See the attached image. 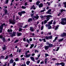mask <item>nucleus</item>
<instances>
[{"instance_id":"6e6d98bb","label":"nucleus","mask_w":66,"mask_h":66,"mask_svg":"<svg viewBox=\"0 0 66 66\" xmlns=\"http://www.w3.org/2000/svg\"><path fill=\"white\" fill-rule=\"evenodd\" d=\"M43 28H44V26H42L41 29V30H43Z\"/></svg>"},{"instance_id":"338daca9","label":"nucleus","mask_w":66,"mask_h":66,"mask_svg":"<svg viewBox=\"0 0 66 66\" xmlns=\"http://www.w3.org/2000/svg\"><path fill=\"white\" fill-rule=\"evenodd\" d=\"M52 28L55 29V25H53Z\"/></svg>"},{"instance_id":"4468645a","label":"nucleus","mask_w":66,"mask_h":66,"mask_svg":"<svg viewBox=\"0 0 66 66\" xmlns=\"http://www.w3.org/2000/svg\"><path fill=\"white\" fill-rule=\"evenodd\" d=\"M51 11V9H50L47 12V14H51V13H50V12Z\"/></svg>"},{"instance_id":"a878e982","label":"nucleus","mask_w":66,"mask_h":66,"mask_svg":"<svg viewBox=\"0 0 66 66\" xmlns=\"http://www.w3.org/2000/svg\"><path fill=\"white\" fill-rule=\"evenodd\" d=\"M30 63V61H28L26 62V64L27 65H29Z\"/></svg>"},{"instance_id":"dca6fc26","label":"nucleus","mask_w":66,"mask_h":66,"mask_svg":"<svg viewBox=\"0 0 66 66\" xmlns=\"http://www.w3.org/2000/svg\"><path fill=\"white\" fill-rule=\"evenodd\" d=\"M46 16H43L42 15L40 16L41 18H42L43 19H44L45 18V17H46Z\"/></svg>"},{"instance_id":"c756f323","label":"nucleus","mask_w":66,"mask_h":66,"mask_svg":"<svg viewBox=\"0 0 66 66\" xmlns=\"http://www.w3.org/2000/svg\"><path fill=\"white\" fill-rule=\"evenodd\" d=\"M7 32H12V29H10H10H8V30L7 31Z\"/></svg>"},{"instance_id":"69168bd1","label":"nucleus","mask_w":66,"mask_h":66,"mask_svg":"<svg viewBox=\"0 0 66 66\" xmlns=\"http://www.w3.org/2000/svg\"><path fill=\"white\" fill-rule=\"evenodd\" d=\"M31 55L32 56H34V55H35V53H33L31 54Z\"/></svg>"},{"instance_id":"79ce46f5","label":"nucleus","mask_w":66,"mask_h":66,"mask_svg":"<svg viewBox=\"0 0 66 66\" xmlns=\"http://www.w3.org/2000/svg\"><path fill=\"white\" fill-rule=\"evenodd\" d=\"M32 8L34 10H35V9H36L35 7V6H34V5H33V6H32Z\"/></svg>"},{"instance_id":"09e8293b","label":"nucleus","mask_w":66,"mask_h":66,"mask_svg":"<svg viewBox=\"0 0 66 66\" xmlns=\"http://www.w3.org/2000/svg\"><path fill=\"white\" fill-rule=\"evenodd\" d=\"M10 57H13V55L12 54H11L10 55H9Z\"/></svg>"},{"instance_id":"5fc2aeb1","label":"nucleus","mask_w":66,"mask_h":66,"mask_svg":"<svg viewBox=\"0 0 66 66\" xmlns=\"http://www.w3.org/2000/svg\"><path fill=\"white\" fill-rule=\"evenodd\" d=\"M30 15L31 17H34V16L33 15H34V14H31Z\"/></svg>"},{"instance_id":"5701e85b","label":"nucleus","mask_w":66,"mask_h":66,"mask_svg":"<svg viewBox=\"0 0 66 66\" xmlns=\"http://www.w3.org/2000/svg\"><path fill=\"white\" fill-rule=\"evenodd\" d=\"M9 3V0H6L5 1V3L7 4Z\"/></svg>"},{"instance_id":"c03bdc74","label":"nucleus","mask_w":66,"mask_h":66,"mask_svg":"<svg viewBox=\"0 0 66 66\" xmlns=\"http://www.w3.org/2000/svg\"><path fill=\"white\" fill-rule=\"evenodd\" d=\"M21 13H22V14H25L26 13V12L24 11H21Z\"/></svg>"},{"instance_id":"7c9ffc66","label":"nucleus","mask_w":66,"mask_h":66,"mask_svg":"<svg viewBox=\"0 0 66 66\" xmlns=\"http://www.w3.org/2000/svg\"><path fill=\"white\" fill-rule=\"evenodd\" d=\"M45 11H46V10L45 9H44L43 10H40V13H42L43 12H44Z\"/></svg>"},{"instance_id":"412c9836","label":"nucleus","mask_w":66,"mask_h":66,"mask_svg":"<svg viewBox=\"0 0 66 66\" xmlns=\"http://www.w3.org/2000/svg\"><path fill=\"white\" fill-rule=\"evenodd\" d=\"M52 22H53V20H52L50 22H48V23L49 24H52Z\"/></svg>"},{"instance_id":"7ed1b4c3","label":"nucleus","mask_w":66,"mask_h":66,"mask_svg":"<svg viewBox=\"0 0 66 66\" xmlns=\"http://www.w3.org/2000/svg\"><path fill=\"white\" fill-rule=\"evenodd\" d=\"M31 54H27V53L25 54V56L26 57V58H28L29 57H30V56H31Z\"/></svg>"},{"instance_id":"37998d69","label":"nucleus","mask_w":66,"mask_h":66,"mask_svg":"<svg viewBox=\"0 0 66 66\" xmlns=\"http://www.w3.org/2000/svg\"><path fill=\"white\" fill-rule=\"evenodd\" d=\"M22 30V29H21V28H19V32H20V31H21Z\"/></svg>"},{"instance_id":"f704fd0d","label":"nucleus","mask_w":66,"mask_h":66,"mask_svg":"<svg viewBox=\"0 0 66 66\" xmlns=\"http://www.w3.org/2000/svg\"><path fill=\"white\" fill-rule=\"evenodd\" d=\"M39 52L38 50H35V53H38Z\"/></svg>"},{"instance_id":"774afa93","label":"nucleus","mask_w":66,"mask_h":66,"mask_svg":"<svg viewBox=\"0 0 66 66\" xmlns=\"http://www.w3.org/2000/svg\"><path fill=\"white\" fill-rule=\"evenodd\" d=\"M21 66H26V65L25 64H22Z\"/></svg>"},{"instance_id":"2f4dec72","label":"nucleus","mask_w":66,"mask_h":66,"mask_svg":"<svg viewBox=\"0 0 66 66\" xmlns=\"http://www.w3.org/2000/svg\"><path fill=\"white\" fill-rule=\"evenodd\" d=\"M64 39V38H62V39H61L59 40V42H62Z\"/></svg>"},{"instance_id":"4be33fe9","label":"nucleus","mask_w":66,"mask_h":66,"mask_svg":"<svg viewBox=\"0 0 66 66\" xmlns=\"http://www.w3.org/2000/svg\"><path fill=\"white\" fill-rule=\"evenodd\" d=\"M53 45L52 44H50L48 46L49 47H53Z\"/></svg>"},{"instance_id":"4d7b16f0","label":"nucleus","mask_w":66,"mask_h":66,"mask_svg":"<svg viewBox=\"0 0 66 66\" xmlns=\"http://www.w3.org/2000/svg\"><path fill=\"white\" fill-rule=\"evenodd\" d=\"M45 38L46 39H49V37L46 36L45 37Z\"/></svg>"},{"instance_id":"473e14b6","label":"nucleus","mask_w":66,"mask_h":66,"mask_svg":"<svg viewBox=\"0 0 66 66\" xmlns=\"http://www.w3.org/2000/svg\"><path fill=\"white\" fill-rule=\"evenodd\" d=\"M3 28H1V27H0V33H2V31Z\"/></svg>"},{"instance_id":"6e6552de","label":"nucleus","mask_w":66,"mask_h":66,"mask_svg":"<svg viewBox=\"0 0 66 66\" xmlns=\"http://www.w3.org/2000/svg\"><path fill=\"white\" fill-rule=\"evenodd\" d=\"M66 36V33H63V34L61 35L60 36L61 37H63L64 36Z\"/></svg>"},{"instance_id":"a211bd4d","label":"nucleus","mask_w":66,"mask_h":66,"mask_svg":"<svg viewBox=\"0 0 66 66\" xmlns=\"http://www.w3.org/2000/svg\"><path fill=\"white\" fill-rule=\"evenodd\" d=\"M17 35L18 36H21L22 35V34L20 32L18 33Z\"/></svg>"},{"instance_id":"49530a36","label":"nucleus","mask_w":66,"mask_h":66,"mask_svg":"<svg viewBox=\"0 0 66 66\" xmlns=\"http://www.w3.org/2000/svg\"><path fill=\"white\" fill-rule=\"evenodd\" d=\"M9 58V56H6V57H5V60H6L7 59V58Z\"/></svg>"},{"instance_id":"052dcab7","label":"nucleus","mask_w":66,"mask_h":66,"mask_svg":"<svg viewBox=\"0 0 66 66\" xmlns=\"http://www.w3.org/2000/svg\"><path fill=\"white\" fill-rule=\"evenodd\" d=\"M46 45H50V44L48 42H47L46 43Z\"/></svg>"},{"instance_id":"1a4fd4ad","label":"nucleus","mask_w":66,"mask_h":66,"mask_svg":"<svg viewBox=\"0 0 66 66\" xmlns=\"http://www.w3.org/2000/svg\"><path fill=\"white\" fill-rule=\"evenodd\" d=\"M44 47L45 48V50H47L49 49V47L48 46H45Z\"/></svg>"},{"instance_id":"72a5a7b5","label":"nucleus","mask_w":66,"mask_h":66,"mask_svg":"<svg viewBox=\"0 0 66 66\" xmlns=\"http://www.w3.org/2000/svg\"><path fill=\"white\" fill-rule=\"evenodd\" d=\"M5 14L6 15V14H7V11L6 10H5Z\"/></svg>"},{"instance_id":"f8f14e48","label":"nucleus","mask_w":66,"mask_h":66,"mask_svg":"<svg viewBox=\"0 0 66 66\" xmlns=\"http://www.w3.org/2000/svg\"><path fill=\"white\" fill-rule=\"evenodd\" d=\"M3 46L4 47H3V50H6V46H5V45H4Z\"/></svg>"},{"instance_id":"c85d7f7f","label":"nucleus","mask_w":66,"mask_h":66,"mask_svg":"<svg viewBox=\"0 0 66 66\" xmlns=\"http://www.w3.org/2000/svg\"><path fill=\"white\" fill-rule=\"evenodd\" d=\"M48 29H52L51 26L50 25H49L48 27Z\"/></svg>"},{"instance_id":"20e7f679","label":"nucleus","mask_w":66,"mask_h":66,"mask_svg":"<svg viewBox=\"0 0 66 66\" xmlns=\"http://www.w3.org/2000/svg\"><path fill=\"white\" fill-rule=\"evenodd\" d=\"M16 32H13V34L10 35V36L12 37L13 36H15L16 35Z\"/></svg>"},{"instance_id":"e2e57ef3","label":"nucleus","mask_w":66,"mask_h":66,"mask_svg":"<svg viewBox=\"0 0 66 66\" xmlns=\"http://www.w3.org/2000/svg\"><path fill=\"white\" fill-rule=\"evenodd\" d=\"M19 60V59H18V58H16L15 60V61H18Z\"/></svg>"},{"instance_id":"cd10ccee","label":"nucleus","mask_w":66,"mask_h":66,"mask_svg":"<svg viewBox=\"0 0 66 66\" xmlns=\"http://www.w3.org/2000/svg\"><path fill=\"white\" fill-rule=\"evenodd\" d=\"M30 31H32V32L34 31V30L33 29V27H31L30 28Z\"/></svg>"},{"instance_id":"4c0bfd02","label":"nucleus","mask_w":66,"mask_h":66,"mask_svg":"<svg viewBox=\"0 0 66 66\" xmlns=\"http://www.w3.org/2000/svg\"><path fill=\"white\" fill-rule=\"evenodd\" d=\"M57 37H56L54 40H53V42H55V41H56V40L57 39Z\"/></svg>"},{"instance_id":"423d86ee","label":"nucleus","mask_w":66,"mask_h":66,"mask_svg":"<svg viewBox=\"0 0 66 66\" xmlns=\"http://www.w3.org/2000/svg\"><path fill=\"white\" fill-rule=\"evenodd\" d=\"M59 50V47H57L56 48H55V49H53V51H58Z\"/></svg>"},{"instance_id":"603ef678","label":"nucleus","mask_w":66,"mask_h":66,"mask_svg":"<svg viewBox=\"0 0 66 66\" xmlns=\"http://www.w3.org/2000/svg\"><path fill=\"white\" fill-rule=\"evenodd\" d=\"M49 39H51L52 38V36H49Z\"/></svg>"},{"instance_id":"864d4df0","label":"nucleus","mask_w":66,"mask_h":66,"mask_svg":"<svg viewBox=\"0 0 66 66\" xmlns=\"http://www.w3.org/2000/svg\"><path fill=\"white\" fill-rule=\"evenodd\" d=\"M55 65H60V63H55Z\"/></svg>"},{"instance_id":"393cba45","label":"nucleus","mask_w":66,"mask_h":66,"mask_svg":"<svg viewBox=\"0 0 66 66\" xmlns=\"http://www.w3.org/2000/svg\"><path fill=\"white\" fill-rule=\"evenodd\" d=\"M40 3V2L39 1H37L36 3V4L37 5H39V3Z\"/></svg>"},{"instance_id":"bf43d9fd","label":"nucleus","mask_w":66,"mask_h":66,"mask_svg":"<svg viewBox=\"0 0 66 66\" xmlns=\"http://www.w3.org/2000/svg\"><path fill=\"white\" fill-rule=\"evenodd\" d=\"M26 53H25V54H26V53H27V54H28V53H29L30 52V51H29V50H28V51H26Z\"/></svg>"},{"instance_id":"58836bf2","label":"nucleus","mask_w":66,"mask_h":66,"mask_svg":"<svg viewBox=\"0 0 66 66\" xmlns=\"http://www.w3.org/2000/svg\"><path fill=\"white\" fill-rule=\"evenodd\" d=\"M48 59H46L45 60V63L47 64V60Z\"/></svg>"},{"instance_id":"f3484780","label":"nucleus","mask_w":66,"mask_h":66,"mask_svg":"<svg viewBox=\"0 0 66 66\" xmlns=\"http://www.w3.org/2000/svg\"><path fill=\"white\" fill-rule=\"evenodd\" d=\"M43 4L42 3H41L39 5V7L40 8V7H43Z\"/></svg>"},{"instance_id":"680f3d73","label":"nucleus","mask_w":66,"mask_h":66,"mask_svg":"<svg viewBox=\"0 0 66 66\" xmlns=\"http://www.w3.org/2000/svg\"><path fill=\"white\" fill-rule=\"evenodd\" d=\"M39 62H40V60H38L37 61V63L38 64L39 63Z\"/></svg>"},{"instance_id":"f257e3e1","label":"nucleus","mask_w":66,"mask_h":66,"mask_svg":"<svg viewBox=\"0 0 66 66\" xmlns=\"http://www.w3.org/2000/svg\"><path fill=\"white\" fill-rule=\"evenodd\" d=\"M62 21L61 22V24L62 25H65L66 24V18H62L61 19Z\"/></svg>"},{"instance_id":"39448f33","label":"nucleus","mask_w":66,"mask_h":66,"mask_svg":"<svg viewBox=\"0 0 66 66\" xmlns=\"http://www.w3.org/2000/svg\"><path fill=\"white\" fill-rule=\"evenodd\" d=\"M9 22H10V23H12V24H15V21H9Z\"/></svg>"},{"instance_id":"a19ab883","label":"nucleus","mask_w":66,"mask_h":66,"mask_svg":"<svg viewBox=\"0 0 66 66\" xmlns=\"http://www.w3.org/2000/svg\"><path fill=\"white\" fill-rule=\"evenodd\" d=\"M47 21H47V20H45L44 21V24H45L47 22Z\"/></svg>"},{"instance_id":"ea45409f","label":"nucleus","mask_w":66,"mask_h":66,"mask_svg":"<svg viewBox=\"0 0 66 66\" xmlns=\"http://www.w3.org/2000/svg\"><path fill=\"white\" fill-rule=\"evenodd\" d=\"M22 9H26V7L25 6H22Z\"/></svg>"},{"instance_id":"bb28decb","label":"nucleus","mask_w":66,"mask_h":66,"mask_svg":"<svg viewBox=\"0 0 66 66\" xmlns=\"http://www.w3.org/2000/svg\"><path fill=\"white\" fill-rule=\"evenodd\" d=\"M31 45V46L30 47V49H31V48H32L34 46V44H32L30 45Z\"/></svg>"},{"instance_id":"8fccbe9b","label":"nucleus","mask_w":66,"mask_h":66,"mask_svg":"<svg viewBox=\"0 0 66 66\" xmlns=\"http://www.w3.org/2000/svg\"><path fill=\"white\" fill-rule=\"evenodd\" d=\"M46 4H48V5L49 6L50 4V3L48 2H47Z\"/></svg>"},{"instance_id":"f03ea898","label":"nucleus","mask_w":66,"mask_h":66,"mask_svg":"<svg viewBox=\"0 0 66 66\" xmlns=\"http://www.w3.org/2000/svg\"><path fill=\"white\" fill-rule=\"evenodd\" d=\"M47 18H46V19H47V21H48L49 19H50V18H52V16L50 15H48L47 16Z\"/></svg>"},{"instance_id":"e433bc0d","label":"nucleus","mask_w":66,"mask_h":66,"mask_svg":"<svg viewBox=\"0 0 66 66\" xmlns=\"http://www.w3.org/2000/svg\"><path fill=\"white\" fill-rule=\"evenodd\" d=\"M63 4L64 5L65 7H66V2H63Z\"/></svg>"},{"instance_id":"a18cd8bd","label":"nucleus","mask_w":66,"mask_h":66,"mask_svg":"<svg viewBox=\"0 0 66 66\" xmlns=\"http://www.w3.org/2000/svg\"><path fill=\"white\" fill-rule=\"evenodd\" d=\"M40 54H38L37 55L38 57L39 58V57H40Z\"/></svg>"},{"instance_id":"0eeeda50","label":"nucleus","mask_w":66,"mask_h":66,"mask_svg":"<svg viewBox=\"0 0 66 66\" xmlns=\"http://www.w3.org/2000/svg\"><path fill=\"white\" fill-rule=\"evenodd\" d=\"M10 64H12L14 63V60L13 59L10 60Z\"/></svg>"},{"instance_id":"9b49d317","label":"nucleus","mask_w":66,"mask_h":66,"mask_svg":"<svg viewBox=\"0 0 66 66\" xmlns=\"http://www.w3.org/2000/svg\"><path fill=\"white\" fill-rule=\"evenodd\" d=\"M34 18L37 19H38L39 18V16H38V15L37 14L36 15L34 16Z\"/></svg>"},{"instance_id":"9d476101","label":"nucleus","mask_w":66,"mask_h":66,"mask_svg":"<svg viewBox=\"0 0 66 66\" xmlns=\"http://www.w3.org/2000/svg\"><path fill=\"white\" fill-rule=\"evenodd\" d=\"M39 23V21H38L36 22L35 23V27H37V25Z\"/></svg>"},{"instance_id":"aec40b11","label":"nucleus","mask_w":66,"mask_h":66,"mask_svg":"<svg viewBox=\"0 0 66 66\" xmlns=\"http://www.w3.org/2000/svg\"><path fill=\"white\" fill-rule=\"evenodd\" d=\"M59 25H57V26H56V27H55V30H57V29H58L59 27Z\"/></svg>"},{"instance_id":"0e129e2a","label":"nucleus","mask_w":66,"mask_h":66,"mask_svg":"<svg viewBox=\"0 0 66 66\" xmlns=\"http://www.w3.org/2000/svg\"><path fill=\"white\" fill-rule=\"evenodd\" d=\"M61 12H63V11H64V12H65V10H64L63 9H62L61 10Z\"/></svg>"},{"instance_id":"6ab92c4d","label":"nucleus","mask_w":66,"mask_h":66,"mask_svg":"<svg viewBox=\"0 0 66 66\" xmlns=\"http://www.w3.org/2000/svg\"><path fill=\"white\" fill-rule=\"evenodd\" d=\"M60 65H61L62 66H65V63L63 62H61L60 63Z\"/></svg>"},{"instance_id":"ddd939ff","label":"nucleus","mask_w":66,"mask_h":66,"mask_svg":"<svg viewBox=\"0 0 66 66\" xmlns=\"http://www.w3.org/2000/svg\"><path fill=\"white\" fill-rule=\"evenodd\" d=\"M30 59L31 60L34 62H35V60H34V58L33 57H30Z\"/></svg>"},{"instance_id":"13d9d810","label":"nucleus","mask_w":66,"mask_h":66,"mask_svg":"<svg viewBox=\"0 0 66 66\" xmlns=\"http://www.w3.org/2000/svg\"><path fill=\"white\" fill-rule=\"evenodd\" d=\"M19 40H16L14 42V43H18V42Z\"/></svg>"},{"instance_id":"c9c22d12","label":"nucleus","mask_w":66,"mask_h":66,"mask_svg":"<svg viewBox=\"0 0 66 66\" xmlns=\"http://www.w3.org/2000/svg\"><path fill=\"white\" fill-rule=\"evenodd\" d=\"M32 21V19L31 18H30L28 20V22H30V21Z\"/></svg>"},{"instance_id":"b1692460","label":"nucleus","mask_w":66,"mask_h":66,"mask_svg":"<svg viewBox=\"0 0 66 66\" xmlns=\"http://www.w3.org/2000/svg\"><path fill=\"white\" fill-rule=\"evenodd\" d=\"M18 15H20L21 16H22V13H21V12H18Z\"/></svg>"},{"instance_id":"de8ad7c7","label":"nucleus","mask_w":66,"mask_h":66,"mask_svg":"<svg viewBox=\"0 0 66 66\" xmlns=\"http://www.w3.org/2000/svg\"><path fill=\"white\" fill-rule=\"evenodd\" d=\"M45 57H47V56H49V55L48 54H45Z\"/></svg>"},{"instance_id":"2eb2a0df","label":"nucleus","mask_w":66,"mask_h":66,"mask_svg":"<svg viewBox=\"0 0 66 66\" xmlns=\"http://www.w3.org/2000/svg\"><path fill=\"white\" fill-rule=\"evenodd\" d=\"M5 23H3V24H2V25L1 26H0L1 28H3V27L4 26H5Z\"/></svg>"},{"instance_id":"3c124183","label":"nucleus","mask_w":66,"mask_h":66,"mask_svg":"<svg viewBox=\"0 0 66 66\" xmlns=\"http://www.w3.org/2000/svg\"><path fill=\"white\" fill-rule=\"evenodd\" d=\"M42 40H43L44 42H46V41L45 39H43Z\"/></svg>"}]
</instances>
